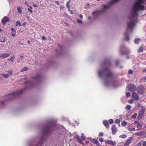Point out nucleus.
<instances>
[{
  "instance_id": "obj_1",
  "label": "nucleus",
  "mask_w": 146,
  "mask_h": 146,
  "mask_svg": "<svg viewBox=\"0 0 146 146\" xmlns=\"http://www.w3.org/2000/svg\"><path fill=\"white\" fill-rule=\"evenodd\" d=\"M98 72L99 76L101 78H110L112 76V73L108 68H105L102 70H99Z\"/></svg>"
},
{
  "instance_id": "obj_2",
  "label": "nucleus",
  "mask_w": 146,
  "mask_h": 146,
  "mask_svg": "<svg viewBox=\"0 0 146 146\" xmlns=\"http://www.w3.org/2000/svg\"><path fill=\"white\" fill-rule=\"evenodd\" d=\"M23 91L22 90H21L19 92H15L7 96V99L8 100H11L15 98L16 96L21 93Z\"/></svg>"
},
{
  "instance_id": "obj_3",
  "label": "nucleus",
  "mask_w": 146,
  "mask_h": 146,
  "mask_svg": "<svg viewBox=\"0 0 146 146\" xmlns=\"http://www.w3.org/2000/svg\"><path fill=\"white\" fill-rule=\"evenodd\" d=\"M119 0H113L111 1L109 3V5H103V7L104 9H107L111 5L114 4V3H116Z\"/></svg>"
},
{
  "instance_id": "obj_4",
  "label": "nucleus",
  "mask_w": 146,
  "mask_h": 146,
  "mask_svg": "<svg viewBox=\"0 0 146 146\" xmlns=\"http://www.w3.org/2000/svg\"><path fill=\"white\" fill-rule=\"evenodd\" d=\"M128 90L131 91H135L136 88V86L134 85L129 84L127 86Z\"/></svg>"
},
{
  "instance_id": "obj_5",
  "label": "nucleus",
  "mask_w": 146,
  "mask_h": 146,
  "mask_svg": "<svg viewBox=\"0 0 146 146\" xmlns=\"http://www.w3.org/2000/svg\"><path fill=\"white\" fill-rule=\"evenodd\" d=\"M137 91L140 94H143L145 92L144 87L143 86H139L138 87Z\"/></svg>"
},
{
  "instance_id": "obj_6",
  "label": "nucleus",
  "mask_w": 146,
  "mask_h": 146,
  "mask_svg": "<svg viewBox=\"0 0 146 146\" xmlns=\"http://www.w3.org/2000/svg\"><path fill=\"white\" fill-rule=\"evenodd\" d=\"M9 19L7 16H5L2 19L1 22L4 25L6 23L9 21Z\"/></svg>"
},
{
  "instance_id": "obj_7",
  "label": "nucleus",
  "mask_w": 146,
  "mask_h": 146,
  "mask_svg": "<svg viewBox=\"0 0 146 146\" xmlns=\"http://www.w3.org/2000/svg\"><path fill=\"white\" fill-rule=\"evenodd\" d=\"M134 123L135 124H137V127L139 128V129H137L136 130L138 131L141 129L140 128L142 127L143 126L142 124H140L137 121H135L134 122Z\"/></svg>"
},
{
  "instance_id": "obj_8",
  "label": "nucleus",
  "mask_w": 146,
  "mask_h": 146,
  "mask_svg": "<svg viewBox=\"0 0 146 146\" xmlns=\"http://www.w3.org/2000/svg\"><path fill=\"white\" fill-rule=\"evenodd\" d=\"M106 144H109L113 146H115L116 145V143L115 141H113L112 140H106Z\"/></svg>"
},
{
  "instance_id": "obj_9",
  "label": "nucleus",
  "mask_w": 146,
  "mask_h": 146,
  "mask_svg": "<svg viewBox=\"0 0 146 146\" xmlns=\"http://www.w3.org/2000/svg\"><path fill=\"white\" fill-rule=\"evenodd\" d=\"M132 97L135 100H137L139 99V96L135 92H133L132 94Z\"/></svg>"
},
{
  "instance_id": "obj_10",
  "label": "nucleus",
  "mask_w": 146,
  "mask_h": 146,
  "mask_svg": "<svg viewBox=\"0 0 146 146\" xmlns=\"http://www.w3.org/2000/svg\"><path fill=\"white\" fill-rule=\"evenodd\" d=\"M133 137H129V139H127L126 142L124 144V146H128L129 145L130 143L133 139Z\"/></svg>"
},
{
  "instance_id": "obj_11",
  "label": "nucleus",
  "mask_w": 146,
  "mask_h": 146,
  "mask_svg": "<svg viewBox=\"0 0 146 146\" xmlns=\"http://www.w3.org/2000/svg\"><path fill=\"white\" fill-rule=\"evenodd\" d=\"M10 55V54L8 53H5L2 54L0 56V57L2 58H7Z\"/></svg>"
},
{
  "instance_id": "obj_12",
  "label": "nucleus",
  "mask_w": 146,
  "mask_h": 146,
  "mask_svg": "<svg viewBox=\"0 0 146 146\" xmlns=\"http://www.w3.org/2000/svg\"><path fill=\"white\" fill-rule=\"evenodd\" d=\"M111 130L112 134H113L115 135L117 132L115 125H112L111 127Z\"/></svg>"
},
{
  "instance_id": "obj_13",
  "label": "nucleus",
  "mask_w": 146,
  "mask_h": 146,
  "mask_svg": "<svg viewBox=\"0 0 146 146\" xmlns=\"http://www.w3.org/2000/svg\"><path fill=\"white\" fill-rule=\"evenodd\" d=\"M103 124L106 127L107 129H108L109 128L110 126L107 121L106 120H104L103 121Z\"/></svg>"
},
{
  "instance_id": "obj_14",
  "label": "nucleus",
  "mask_w": 146,
  "mask_h": 146,
  "mask_svg": "<svg viewBox=\"0 0 146 146\" xmlns=\"http://www.w3.org/2000/svg\"><path fill=\"white\" fill-rule=\"evenodd\" d=\"M146 109L143 106H141L139 110V112L144 113Z\"/></svg>"
},
{
  "instance_id": "obj_15",
  "label": "nucleus",
  "mask_w": 146,
  "mask_h": 146,
  "mask_svg": "<svg viewBox=\"0 0 146 146\" xmlns=\"http://www.w3.org/2000/svg\"><path fill=\"white\" fill-rule=\"evenodd\" d=\"M144 113L141 112H139V113L138 114L137 118L138 119H141L142 118V117L143 115H144Z\"/></svg>"
},
{
  "instance_id": "obj_16",
  "label": "nucleus",
  "mask_w": 146,
  "mask_h": 146,
  "mask_svg": "<svg viewBox=\"0 0 146 146\" xmlns=\"http://www.w3.org/2000/svg\"><path fill=\"white\" fill-rule=\"evenodd\" d=\"M76 139L78 142L81 144H82L83 143V142L82 141L81 139H80L79 136L78 135L76 136Z\"/></svg>"
},
{
  "instance_id": "obj_17",
  "label": "nucleus",
  "mask_w": 146,
  "mask_h": 146,
  "mask_svg": "<svg viewBox=\"0 0 146 146\" xmlns=\"http://www.w3.org/2000/svg\"><path fill=\"white\" fill-rule=\"evenodd\" d=\"M99 13V11H95L93 12L92 13V15H95L96 16H97Z\"/></svg>"
},
{
  "instance_id": "obj_18",
  "label": "nucleus",
  "mask_w": 146,
  "mask_h": 146,
  "mask_svg": "<svg viewBox=\"0 0 146 146\" xmlns=\"http://www.w3.org/2000/svg\"><path fill=\"white\" fill-rule=\"evenodd\" d=\"M91 141L92 142H93L94 144H98L99 142L96 139H93L91 140Z\"/></svg>"
},
{
  "instance_id": "obj_19",
  "label": "nucleus",
  "mask_w": 146,
  "mask_h": 146,
  "mask_svg": "<svg viewBox=\"0 0 146 146\" xmlns=\"http://www.w3.org/2000/svg\"><path fill=\"white\" fill-rule=\"evenodd\" d=\"M143 46H142L139 48V49L137 50V52L138 53L141 52H143Z\"/></svg>"
},
{
  "instance_id": "obj_20",
  "label": "nucleus",
  "mask_w": 146,
  "mask_h": 146,
  "mask_svg": "<svg viewBox=\"0 0 146 146\" xmlns=\"http://www.w3.org/2000/svg\"><path fill=\"white\" fill-rule=\"evenodd\" d=\"M15 57L14 56H12L11 57V58H8V60L11 62H12L13 63V60L15 59Z\"/></svg>"
},
{
  "instance_id": "obj_21",
  "label": "nucleus",
  "mask_w": 146,
  "mask_h": 146,
  "mask_svg": "<svg viewBox=\"0 0 146 146\" xmlns=\"http://www.w3.org/2000/svg\"><path fill=\"white\" fill-rule=\"evenodd\" d=\"M3 78L6 79L7 78L9 77V75L5 74H1Z\"/></svg>"
},
{
  "instance_id": "obj_22",
  "label": "nucleus",
  "mask_w": 146,
  "mask_h": 146,
  "mask_svg": "<svg viewBox=\"0 0 146 146\" xmlns=\"http://www.w3.org/2000/svg\"><path fill=\"white\" fill-rule=\"evenodd\" d=\"M143 132H138L135 133V135H136L140 136L142 135Z\"/></svg>"
},
{
  "instance_id": "obj_23",
  "label": "nucleus",
  "mask_w": 146,
  "mask_h": 146,
  "mask_svg": "<svg viewBox=\"0 0 146 146\" xmlns=\"http://www.w3.org/2000/svg\"><path fill=\"white\" fill-rule=\"evenodd\" d=\"M71 2V0H69L68 2L66 3V6L67 8H69V7H70V5L69 4Z\"/></svg>"
},
{
  "instance_id": "obj_24",
  "label": "nucleus",
  "mask_w": 146,
  "mask_h": 146,
  "mask_svg": "<svg viewBox=\"0 0 146 146\" xmlns=\"http://www.w3.org/2000/svg\"><path fill=\"white\" fill-rule=\"evenodd\" d=\"M40 78V76L39 75H36L35 76L33 77L34 79L37 80Z\"/></svg>"
},
{
  "instance_id": "obj_25",
  "label": "nucleus",
  "mask_w": 146,
  "mask_h": 146,
  "mask_svg": "<svg viewBox=\"0 0 146 146\" xmlns=\"http://www.w3.org/2000/svg\"><path fill=\"white\" fill-rule=\"evenodd\" d=\"M126 124L127 123L124 121H123L121 123V126L123 127L125 126Z\"/></svg>"
},
{
  "instance_id": "obj_26",
  "label": "nucleus",
  "mask_w": 146,
  "mask_h": 146,
  "mask_svg": "<svg viewBox=\"0 0 146 146\" xmlns=\"http://www.w3.org/2000/svg\"><path fill=\"white\" fill-rule=\"evenodd\" d=\"M22 9V8L21 7H18L17 8L18 11L19 13H21L22 12V11L21 10Z\"/></svg>"
},
{
  "instance_id": "obj_27",
  "label": "nucleus",
  "mask_w": 146,
  "mask_h": 146,
  "mask_svg": "<svg viewBox=\"0 0 146 146\" xmlns=\"http://www.w3.org/2000/svg\"><path fill=\"white\" fill-rule=\"evenodd\" d=\"M127 135H120L119 136L120 138H121L123 139H125L127 137Z\"/></svg>"
},
{
  "instance_id": "obj_28",
  "label": "nucleus",
  "mask_w": 146,
  "mask_h": 146,
  "mask_svg": "<svg viewBox=\"0 0 146 146\" xmlns=\"http://www.w3.org/2000/svg\"><path fill=\"white\" fill-rule=\"evenodd\" d=\"M42 143V139H41L40 141L37 144L36 146H41Z\"/></svg>"
},
{
  "instance_id": "obj_29",
  "label": "nucleus",
  "mask_w": 146,
  "mask_h": 146,
  "mask_svg": "<svg viewBox=\"0 0 146 146\" xmlns=\"http://www.w3.org/2000/svg\"><path fill=\"white\" fill-rule=\"evenodd\" d=\"M140 40V39L139 38H136L135 40V43L136 44H138Z\"/></svg>"
},
{
  "instance_id": "obj_30",
  "label": "nucleus",
  "mask_w": 146,
  "mask_h": 146,
  "mask_svg": "<svg viewBox=\"0 0 146 146\" xmlns=\"http://www.w3.org/2000/svg\"><path fill=\"white\" fill-rule=\"evenodd\" d=\"M16 25L17 26H21V24L20 22L19 21H17L16 22Z\"/></svg>"
},
{
  "instance_id": "obj_31",
  "label": "nucleus",
  "mask_w": 146,
  "mask_h": 146,
  "mask_svg": "<svg viewBox=\"0 0 146 146\" xmlns=\"http://www.w3.org/2000/svg\"><path fill=\"white\" fill-rule=\"evenodd\" d=\"M81 138L83 140H84L85 139V137L84 136V134L83 133H82L81 134Z\"/></svg>"
},
{
  "instance_id": "obj_32",
  "label": "nucleus",
  "mask_w": 146,
  "mask_h": 146,
  "mask_svg": "<svg viewBox=\"0 0 146 146\" xmlns=\"http://www.w3.org/2000/svg\"><path fill=\"white\" fill-rule=\"evenodd\" d=\"M28 68L27 67H25L24 68H22V69L21 71L23 72V71H26L28 70Z\"/></svg>"
},
{
  "instance_id": "obj_33",
  "label": "nucleus",
  "mask_w": 146,
  "mask_h": 146,
  "mask_svg": "<svg viewBox=\"0 0 146 146\" xmlns=\"http://www.w3.org/2000/svg\"><path fill=\"white\" fill-rule=\"evenodd\" d=\"M30 8H28V10L29 11H30V12H31V13H33V11L32 10V7L31 6H30Z\"/></svg>"
},
{
  "instance_id": "obj_34",
  "label": "nucleus",
  "mask_w": 146,
  "mask_h": 146,
  "mask_svg": "<svg viewBox=\"0 0 146 146\" xmlns=\"http://www.w3.org/2000/svg\"><path fill=\"white\" fill-rule=\"evenodd\" d=\"M137 113H135L133 114L131 116V118H135L136 117L137 115Z\"/></svg>"
},
{
  "instance_id": "obj_35",
  "label": "nucleus",
  "mask_w": 146,
  "mask_h": 146,
  "mask_svg": "<svg viewBox=\"0 0 146 146\" xmlns=\"http://www.w3.org/2000/svg\"><path fill=\"white\" fill-rule=\"evenodd\" d=\"M109 122L110 124L113 123V120L112 119H110L109 120Z\"/></svg>"
},
{
  "instance_id": "obj_36",
  "label": "nucleus",
  "mask_w": 146,
  "mask_h": 146,
  "mask_svg": "<svg viewBox=\"0 0 146 146\" xmlns=\"http://www.w3.org/2000/svg\"><path fill=\"white\" fill-rule=\"evenodd\" d=\"M131 106L130 105H127L126 107V108L127 110H129L131 109Z\"/></svg>"
},
{
  "instance_id": "obj_37",
  "label": "nucleus",
  "mask_w": 146,
  "mask_h": 146,
  "mask_svg": "<svg viewBox=\"0 0 146 146\" xmlns=\"http://www.w3.org/2000/svg\"><path fill=\"white\" fill-rule=\"evenodd\" d=\"M120 121L119 119H117L115 121V123L117 124H119L120 123Z\"/></svg>"
},
{
  "instance_id": "obj_38",
  "label": "nucleus",
  "mask_w": 146,
  "mask_h": 146,
  "mask_svg": "<svg viewBox=\"0 0 146 146\" xmlns=\"http://www.w3.org/2000/svg\"><path fill=\"white\" fill-rule=\"evenodd\" d=\"M128 130L129 131H134L135 130V128H128Z\"/></svg>"
},
{
  "instance_id": "obj_39",
  "label": "nucleus",
  "mask_w": 146,
  "mask_h": 146,
  "mask_svg": "<svg viewBox=\"0 0 146 146\" xmlns=\"http://www.w3.org/2000/svg\"><path fill=\"white\" fill-rule=\"evenodd\" d=\"M8 73L10 75H12V71L11 70L8 71Z\"/></svg>"
},
{
  "instance_id": "obj_40",
  "label": "nucleus",
  "mask_w": 146,
  "mask_h": 146,
  "mask_svg": "<svg viewBox=\"0 0 146 146\" xmlns=\"http://www.w3.org/2000/svg\"><path fill=\"white\" fill-rule=\"evenodd\" d=\"M78 23H82V21L80 19H78L76 21Z\"/></svg>"
},
{
  "instance_id": "obj_41",
  "label": "nucleus",
  "mask_w": 146,
  "mask_h": 146,
  "mask_svg": "<svg viewBox=\"0 0 146 146\" xmlns=\"http://www.w3.org/2000/svg\"><path fill=\"white\" fill-rule=\"evenodd\" d=\"M130 96V94L129 92H127L126 93V96L127 97H128Z\"/></svg>"
},
{
  "instance_id": "obj_42",
  "label": "nucleus",
  "mask_w": 146,
  "mask_h": 146,
  "mask_svg": "<svg viewBox=\"0 0 146 146\" xmlns=\"http://www.w3.org/2000/svg\"><path fill=\"white\" fill-rule=\"evenodd\" d=\"M142 80L144 81H146V76L143 77L142 79Z\"/></svg>"
},
{
  "instance_id": "obj_43",
  "label": "nucleus",
  "mask_w": 146,
  "mask_h": 146,
  "mask_svg": "<svg viewBox=\"0 0 146 146\" xmlns=\"http://www.w3.org/2000/svg\"><path fill=\"white\" fill-rule=\"evenodd\" d=\"M104 135V134L102 132H100L99 133V135L100 136H102Z\"/></svg>"
},
{
  "instance_id": "obj_44",
  "label": "nucleus",
  "mask_w": 146,
  "mask_h": 146,
  "mask_svg": "<svg viewBox=\"0 0 146 146\" xmlns=\"http://www.w3.org/2000/svg\"><path fill=\"white\" fill-rule=\"evenodd\" d=\"M129 102L130 104H131L133 102V100H129Z\"/></svg>"
},
{
  "instance_id": "obj_45",
  "label": "nucleus",
  "mask_w": 146,
  "mask_h": 146,
  "mask_svg": "<svg viewBox=\"0 0 146 146\" xmlns=\"http://www.w3.org/2000/svg\"><path fill=\"white\" fill-rule=\"evenodd\" d=\"M132 73H133V71L132 70H129V71H128V73L129 74H132Z\"/></svg>"
},
{
  "instance_id": "obj_46",
  "label": "nucleus",
  "mask_w": 146,
  "mask_h": 146,
  "mask_svg": "<svg viewBox=\"0 0 146 146\" xmlns=\"http://www.w3.org/2000/svg\"><path fill=\"white\" fill-rule=\"evenodd\" d=\"M143 146H146V141L144 142L142 144Z\"/></svg>"
},
{
  "instance_id": "obj_47",
  "label": "nucleus",
  "mask_w": 146,
  "mask_h": 146,
  "mask_svg": "<svg viewBox=\"0 0 146 146\" xmlns=\"http://www.w3.org/2000/svg\"><path fill=\"white\" fill-rule=\"evenodd\" d=\"M11 30L13 32H14L15 33H16V31L13 28H11Z\"/></svg>"
},
{
  "instance_id": "obj_48",
  "label": "nucleus",
  "mask_w": 146,
  "mask_h": 146,
  "mask_svg": "<svg viewBox=\"0 0 146 146\" xmlns=\"http://www.w3.org/2000/svg\"><path fill=\"white\" fill-rule=\"evenodd\" d=\"M99 140L101 142H102L103 141V139L101 138H99Z\"/></svg>"
},
{
  "instance_id": "obj_49",
  "label": "nucleus",
  "mask_w": 146,
  "mask_h": 146,
  "mask_svg": "<svg viewBox=\"0 0 146 146\" xmlns=\"http://www.w3.org/2000/svg\"><path fill=\"white\" fill-rule=\"evenodd\" d=\"M0 42H5V38H4L3 40H0Z\"/></svg>"
},
{
  "instance_id": "obj_50",
  "label": "nucleus",
  "mask_w": 146,
  "mask_h": 146,
  "mask_svg": "<svg viewBox=\"0 0 146 146\" xmlns=\"http://www.w3.org/2000/svg\"><path fill=\"white\" fill-rule=\"evenodd\" d=\"M55 3L56 4H57L59 6L60 5V4L59 2L58 1H55Z\"/></svg>"
},
{
  "instance_id": "obj_51",
  "label": "nucleus",
  "mask_w": 146,
  "mask_h": 146,
  "mask_svg": "<svg viewBox=\"0 0 146 146\" xmlns=\"http://www.w3.org/2000/svg\"><path fill=\"white\" fill-rule=\"evenodd\" d=\"M42 39L44 40H45L46 39V38L44 36H43L42 37Z\"/></svg>"
},
{
  "instance_id": "obj_52",
  "label": "nucleus",
  "mask_w": 146,
  "mask_h": 146,
  "mask_svg": "<svg viewBox=\"0 0 146 146\" xmlns=\"http://www.w3.org/2000/svg\"><path fill=\"white\" fill-rule=\"evenodd\" d=\"M143 72H146V68H144L143 70Z\"/></svg>"
},
{
  "instance_id": "obj_53",
  "label": "nucleus",
  "mask_w": 146,
  "mask_h": 146,
  "mask_svg": "<svg viewBox=\"0 0 146 146\" xmlns=\"http://www.w3.org/2000/svg\"><path fill=\"white\" fill-rule=\"evenodd\" d=\"M79 17L81 18L82 19L83 18V16L82 14H80L79 15Z\"/></svg>"
},
{
  "instance_id": "obj_54",
  "label": "nucleus",
  "mask_w": 146,
  "mask_h": 146,
  "mask_svg": "<svg viewBox=\"0 0 146 146\" xmlns=\"http://www.w3.org/2000/svg\"><path fill=\"white\" fill-rule=\"evenodd\" d=\"M12 36H16V34H14V33H13L12 34Z\"/></svg>"
},
{
  "instance_id": "obj_55",
  "label": "nucleus",
  "mask_w": 146,
  "mask_h": 146,
  "mask_svg": "<svg viewBox=\"0 0 146 146\" xmlns=\"http://www.w3.org/2000/svg\"><path fill=\"white\" fill-rule=\"evenodd\" d=\"M70 13L71 14H73V11L71 10L70 12Z\"/></svg>"
},
{
  "instance_id": "obj_56",
  "label": "nucleus",
  "mask_w": 146,
  "mask_h": 146,
  "mask_svg": "<svg viewBox=\"0 0 146 146\" xmlns=\"http://www.w3.org/2000/svg\"><path fill=\"white\" fill-rule=\"evenodd\" d=\"M89 143V142L88 141H87L86 142V144H88V143Z\"/></svg>"
},
{
  "instance_id": "obj_57",
  "label": "nucleus",
  "mask_w": 146,
  "mask_h": 146,
  "mask_svg": "<svg viewBox=\"0 0 146 146\" xmlns=\"http://www.w3.org/2000/svg\"><path fill=\"white\" fill-rule=\"evenodd\" d=\"M25 4L26 5H27V6H29L28 4H27V2L26 1H25Z\"/></svg>"
},
{
  "instance_id": "obj_58",
  "label": "nucleus",
  "mask_w": 146,
  "mask_h": 146,
  "mask_svg": "<svg viewBox=\"0 0 146 146\" xmlns=\"http://www.w3.org/2000/svg\"><path fill=\"white\" fill-rule=\"evenodd\" d=\"M26 24V23H23V26H24Z\"/></svg>"
},
{
  "instance_id": "obj_59",
  "label": "nucleus",
  "mask_w": 146,
  "mask_h": 146,
  "mask_svg": "<svg viewBox=\"0 0 146 146\" xmlns=\"http://www.w3.org/2000/svg\"><path fill=\"white\" fill-rule=\"evenodd\" d=\"M89 139L90 140H91H91H92V139H92V138H91V137H90Z\"/></svg>"
},
{
  "instance_id": "obj_60",
  "label": "nucleus",
  "mask_w": 146,
  "mask_h": 146,
  "mask_svg": "<svg viewBox=\"0 0 146 146\" xmlns=\"http://www.w3.org/2000/svg\"><path fill=\"white\" fill-rule=\"evenodd\" d=\"M68 9V11H70V7H69V8H67Z\"/></svg>"
},
{
  "instance_id": "obj_61",
  "label": "nucleus",
  "mask_w": 146,
  "mask_h": 146,
  "mask_svg": "<svg viewBox=\"0 0 146 146\" xmlns=\"http://www.w3.org/2000/svg\"><path fill=\"white\" fill-rule=\"evenodd\" d=\"M97 146H100V144H96Z\"/></svg>"
},
{
  "instance_id": "obj_62",
  "label": "nucleus",
  "mask_w": 146,
  "mask_h": 146,
  "mask_svg": "<svg viewBox=\"0 0 146 146\" xmlns=\"http://www.w3.org/2000/svg\"><path fill=\"white\" fill-rule=\"evenodd\" d=\"M86 5H87V6H89V5H90V4H89V3H88L86 4Z\"/></svg>"
},
{
  "instance_id": "obj_63",
  "label": "nucleus",
  "mask_w": 146,
  "mask_h": 146,
  "mask_svg": "<svg viewBox=\"0 0 146 146\" xmlns=\"http://www.w3.org/2000/svg\"><path fill=\"white\" fill-rule=\"evenodd\" d=\"M30 41L29 40H28V44H30Z\"/></svg>"
},
{
  "instance_id": "obj_64",
  "label": "nucleus",
  "mask_w": 146,
  "mask_h": 146,
  "mask_svg": "<svg viewBox=\"0 0 146 146\" xmlns=\"http://www.w3.org/2000/svg\"><path fill=\"white\" fill-rule=\"evenodd\" d=\"M4 101H3L1 102V103L3 104L4 103Z\"/></svg>"
}]
</instances>
